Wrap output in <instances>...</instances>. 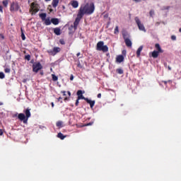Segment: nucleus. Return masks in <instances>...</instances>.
Here are the masks:
<instances>
[{
  "label": "nucleus",
  "instance_id": "obj_1",
  "mask_svg": "<svg viewBox=\"0 0 181 181\" xmlns=\"http://www.w3.org/2000/svg\"><path fill=\"white\" fill-rule=\"evenodd\" d=\"M95 9L94 3H91L90 4L87 3L85 5L81 6L78 12L84 16V15H92V13H94Z\"/></svg>",
  "mask_w": 181,
  "mask_h": 181
},
{
  "label": "nucleus",
  "instance_id": "obj_2",
  "mask_svg": "<svg viewBox=\"0 0 181 181\" xmlns=\"http://www.w3.org/2000/svg\"><path fill=\"white\" fill-rule=\"evenodd\" d=\"M23 113H19L18 115V118L20 121H22L23 124H28V119L30 118L32 114H30V108L28 107L25 110H23Z\"/></svg>",
  "mask_w": 181,
  "mask_h": 181
},
{
  "label": "nucleus",
  "instance_id": "obj_3",
  "mask_svg": "<svg viewBox=\"0 0 181 181\" xmlns=\"http://www.w3.org/2000/svg\"><path fill=\"white\" fill-rule=\"evenodd\" d=\"M96 50L98 52H103V53H107L108 52V46L104 45L103 41H99L96 45Z\"/></svg>",
  "mask_w": 181,
  "mask_h": 181
},
{
  "label": "nucleus",
  "instance_id": "obj_4",
  "mask_svg": "<svg viewBox=\"0 0 181 181\" xmlns=\"http://www.w3.org/2000/svg\"><path fill=\"white\" fill-rule=\"evenodd\" d=\"M134 21L140 30H141L142 32H146V29H145V26L141 22V20H139V18L135 17Z\"/></svg>",
  "mask_w": 181,
  "mask_h": 181
},
{
  "label": "nucleus",
  "instance_id": "obj_5",
  "mask_svg": "<svg viewBox=\"0 0 181 181\" xmlns=\"http://www.w3.org/2000/svg\"><path fill=\"white\" fill-rule=\"evenodd\" d=\"M83 15H82L80 12H78L77 17L75 19V21L74 22V29H77V26H78V23H80V21L83 19Z\"/></svg>",
  "mask_w": 181,
  "mask_h": 181
},
{
  "label": "nucleus",
  "instance_id": "obj_6",
  "mask_svg": "<svg viewBox=\"0 0 181 181\" xmlns=\"http://www.w3.org/2000/svg\"><path fill=\"white\" fill-rule=\"evenodd\" d=\"M42 69H43V66H42L40 62H36L33 64V71H34V73H37L40 70H42Z\"/></svg>",
  "mask_w": 181,
  "mask_h": 181
},
{
  "label": "nucleus",
  "instance_id": "obj_7",
  "mask_svg": "<svg viewBox=\"0 0 181 181\" xmlns=\"http://www.w3.org/2000/svg\"><path fill=\"white\" fill-rule=\"evenodd\" d=\"M62 49L59 47H54L53 48V50L49 49L47 51V53H49V54H51L52 56H56V54H57V53H60Z\"/></svg>",
  "mask_w": 181,
  "mask_h": 181
},
{
  "label": "nucleus",
  "instance_id": "obj_8",
  "mask_svg": "<svg viewBox=\"0 0 181 181\" xmlns=\"http://www.w3.org/2000/svg\"><path fill=\"white\" fill-rule=\"evenodd\" d=\"M11 12H15L19 11V4L18 3L13 2L10 7Z\"/></svg>",
  "mask_w": 181,
  "mask_h": 181
},
{
  "label": "nucleus",
  "instance_id": "obj_9",
  "mask_svg": "<svg viewBox=\"0 0 181 181\" xmlns=\"http://www.w3.org/2000/svg\"><path fill=\"white\" fill-rule=\"evenodd\" d=\"M30 11H32V12H33L34 13H37V12H39V6L37 5V4L33 2L30 6Z\"/></svg>",
  "mask_w": 181,
  "mask_h": 181
},
{
  "label": "nucleus",
  "instance_id": "obj_10",
  "mask_svg": "<svg viewBox=\"0 0 181 181\" xmlns=\"http://www.w3.org/2000/svg\"><path fill=\"white\" fill-rule=\"evenodd\" d=\"M84 90H78L76 93V95H78V100H87V98L84 97L83 94H84Z\"/></svg>",
  "mask_w": 181,
  "mask_h": 181
},
{
  "label": "nucleus",
  "instance_id": "obj_11",
  "mask_svg": "<svg viewBox=\"0 0 181 181\" xmlns=\"http://www.w3.org/2000/svg\"><path fill=\"white\" fill-rule=\"evenodd\" d=\"M85 101H86V103L90 105V108H93L94 105H95V100H91L86 98Z\"/></svg>",
  "mask_w": 181,
  "mask_h": 181
},
{
  "label": "nucleus",
  "instance_id": "obj_12",
  "mask_svg": "<svg viewBox=\"0 0 181 181\" xmlns=\"http://www.w3.org/2000/svg\"><path fill=\"white\" fill-rule=\"evenodd\" d=\"M124 42L127 47H132V42L129 38L124 40Z\"/></svg>",
  "mask_w": 181,
  "mask_h": 181
},
{
  "label": "nucleus",
  "instance_id": "obj_13",
  "mask_svg": "<svg viewBox=\"0 0 181 181\" xmlns=\"http://www.w3.org/2000/svg\"><path fill=\"white\" fill-rule=\"evenodd\" d=\"M54 33L57 35V36H60L62 35V30H60V28H54Z\"/></svg>",
  "mask_w": 181,
  "mask_h": 181
},
{
  "label": "nucleus",
  "instance_id": "obj_14",
  "mask_svg": "<svg viewBox=\"0 0 181 181\" xmlns=\"http://www.w3.org/2000/svg\"><path fill=\"white\" fill-rule=\"evenodd\" d=\"M124 56L123 55H118L116 57V62L117 63H122V62H124Z\"/></svg>",
  "mask_w": 181,
  "mask_h": 181
},
{
  "label": "nucleus",
  "instance_id": "obj_15",
  "mask_svg": "<svg viewBox=\"0 0 181 181\" xmlns=\"http://www.w3.org/2000/svg\"><path fill=\"white\" fill-rule=\"evenodd\" d=\"M155 47L157 49V52H158V53H163V49L160 47V45L158 43H156L155 45Z\"/></svg>",
  "mask_w": 181,
  "mask_h": 181
},
{
  "label": "nucleus",
  "instance_id": "obj_16",
  "mask_svg": "<svg viewBox=\"0 0 181 181\" xmlns=\"http://www.w3.org/2000/svg\"><path fill=\"white\" fill-rule=\"evenodd\" d=\"M159 53V52L154 50L151 52V57H153V59H158Z\"/></svg>",
  "mask_w": 181,
  "mask_h": 181
},
{
  "label": "nucleus",
  "instance_id": "obj_17",
  "mask_svg": "<svg viewBox=\"0 0 181 181\" xmlns=\"http://www.w3.org/2000/svg\"><path fill=\"white\" fill-rule=\"evenodd\" d=\"M71 6H73L74 8H78V1L74 0L71 2Z\"/></svg>",
  "mask_w": 181,
  "mask_h": 181
},
{
  "label": "nucleus",
  "instance_id": "obj_18",
  "mask_svg": "<svg viewBox=\"0 0 181 181\" xmlns=\"http://www.w3.org/2000/svg\"><path fill=\"white\" fill-rule=\"evenodd\" d=\"M122 37L124 40H126V39H129V34L127 31H124L122 33Z\"/></svg>",
  "mask_w": 181,
  "mask_h": 181
},
{
  "label": "nucleus",
  "instance_id": "obj_19",
  "mask_svg": "<svg viewBox=\"0 0 181 181\" xmlns=\"http://www.w3.org/2000/svg\"><path fill=\"white\" fill-rule=\"evenodd\" d=\"M144 49V47L143 46H140L137 51H136V57H139V56H141V52H142V49Z\"/></svg>",
  "mask_w": 181,
  "mask_h": 181
},
{
  "label": "nucleus",
  "instance_id": "obj_20",
  "mask_svg": "<svg viewBox=\"0 0 181 181\" xmlns=\"http://www.w3.org/2000/svg\"><path fill=\"white\" fill-rule=\"evenodd\" d=\"M59 0H52V5L53 8H57V5H59Z\"/></svg>",
  "mask_w": 181,
  "mask_h": 181
},
{
  "label": "nucleus",
  "instance_id": "obj_21",
  "mask_svg": "<svg viewBox=\"0 0 181 181\" xmlns=\"http://www.w3.org/2000/svg\"><path fill=\"white\" fill-rule=\"evenodd\" d=\"M44 21H45V25H46V26H49V25H52V21H50L49 18H47Z\"/></svg>",
  "mask_w": 181,
  "mask_h": 181
},
{
  "label": "nucleus",
  "instance_id": "obj_22",
  "mask_svg": "<svg viewBox=\"0 0 181 181\" xmlns=\"http://www.w3.org/2000/svg\"><path fill=\"white\" fill-rule=\"evenodd\" d=\"M51 23H53V25H57L58 23H59V18H52Z\"/></svg>",
  "mask_w": 181,
  "mask_h": 181
},
{
  "label": "nucleus",
  "instance_id": "obj_23",
  "mask_svg": "<svg viewBox=\"0 0 181 181\" xmlns=\"http://www.w3.org/2000/svg\"><path fill=\"white\" fill-rule=\"evenodd\" d=\"M40 18H41L42 21H46V13H42L39 14Z\"/></svg>",
  "mask_w": 181,
  "mask_h": 181
},
{
  "label": "nucleus",
  "instance_id": "obj_24",
  "mask_svg": "<svg viewBox=\"0 0 181 181\" xmlns=\"http://www.w3.org/2000/svg\"><path fill=\"white\" fill-rule=\"evenodd\" d=\"M56 125L58 127V128H62L63 127V122L58 121L57 122Z\"/></svg>",
  "mask_w": 181,
  "mask_h": 181
},
{
  "label": "nucleus",
  "instance_id": "obj_25",
  "mask_svg": "<svg viewBox=\"0 0 181 181\" xmlns=\"http://www.w3.org/2000/svg\"><path fill=\"white\" fill-rule=\"evenodd\" d=\"M57 137L59 138V139H64V138H66V136H64V134L62 133H58L57 134Z\"/></svg>",
  "mask_w": 181,
  "mask_h": 181
},
{
  "label": "nucleus",
  "instance_id": "obj_26",
  "mask_svg": "<svg viewBox=\"0 0 181 181\" xmlns=\"http://www.w3.org/2000/svg\"><path fill=\"white\" fill-rule=\"evenodd\" d=\"M116 72L117 73V74H124V70L121 68L117 69L116 70Z\"/></svg>",
  "mask_w": 181,
  "mask_h": 181
},
{
  "label": "nucleus",
  "instance_id": "obj_27",
  "mask_svg": "<svg viewBox=\"0 0 181 181\" xmlns=\"http://www.w3.org/2000/svg\"><path fill=\"white\" fill-rule=\"evenodd\" d=\"M52 81H57L59 80V77H57L54 74H52Z\"/></svg>",
  "mask_w": 181,
  "mask_h": 181
},
{
  "label": "nucleus",
  "instance_id": "obj_28",
  "mask_svg": "<svg viewBox=\"0 0 181 181\" xmlns=\"http://www.w3.org/2000/svg\"><path fill=\"white\" fill-rule=\"evenodd\" d=\"M115 35H118L119 33V30L118 28V25H117L115 28V31H114Z\"/></svg>",
  "mask_w": 181,
  "mask_h": 181
},
{
  "label": "nucleus",
  "instance_id": "obj_29",
  "mask_svg": "<svg viewBox=\"0 0 181 181\" xmlns=\"http://www.w3.org/2000/svg\"><path fill=\"white\" fill-rule=\"evenodd\" d=\"M4 6H5V8H6V6H8V0H4L2 2Z\"/></svg>",
  "mask_w": 181,
  "mask_h": 181
},
{
  "label": "nucleus",
  "instance_id": "obj_30",
  "mask_svg": "<svg viewBox=\"0 0 181 181\" xmlns=\"http://www.w3.org/2000/svg\"><path fill=\"white\" fill-rule=\"evenodd\" d=\"M21 38L22 40H26V37L25 36V33H23V32L21 33Z\"/></svg>",
  "mask_w": 181,
  "mask_h": 181
},
{
  "label": "nucleus",
  "instance_id": "obj_31",
  "mask_svg": "<svg viewBox=\"0 0 181 181\" xmlns=\"http://www.w3.org/2000/svg\"><path fill=\"white\" fill-rule=\"evenodd\" d=\"M0 78L1 79L5 78V74H4V72H0Z\"/></svg>",
  "mask_w": 181,
  "mask_h": 181
},
{
  "label": "nucleus",
  "instance_id": "obj_32",
  "mask_svg": "<svg viewBox=\"0 0 181 181\" xmlns=\"http://www.w3.org/2000/svg\"><path fill=\"white\" fill-rule=\"evenodd\" d=\"M25 59L28 60V62L30 61V55L28 54L25 56Z\"/></svg>",
  "mask_w": 181,
  "mask_h": 181
},
{
  "label": "nucleus",
  "instance_id": "obj_33",
  "mask_svg": "<svg viewBox=\"0 0 181 181\" xmlns=\"http://www.w3.org/2000/svg\"><path fill=\"white\" fill-rule=\"evenodd\" d=\"M149 15L151 17L153 16V15H155V11H153V10L150 11Z\"/></svg>",
  "mask_w": 181,
  "mask_h": 181
},
{
  "label": "nucleus",
  "instance_id": "obj_34",
  "mask_svg": "<svg viewBox=\"0 0 181 181\" xmlns=\"http://www.w3.org/2000/svg\"><path fill=\"white\" fill-rule=\"evenodd\" d=\"M59 43L60 45H66V42L63 39L59 40Z\"/></svg>",
  "mask_w": 181,
  "mask_h": 181
},
{
  "label": "nucleus",
  "instance_id": "obj_35",
  "mask_svg": "<svg viewBox=\"0 0 181 181\" xmlns=\"http://www.w3.org/2000/svg\"><path fill=\"white\" fill-rule=\"evenodd\" d=\"M4 71H5V73H11V69H9V68H6V69H4Z\"/></svg>",
  "mask_w": 181,
  "mask_h": 181
},
{
  "label": "nucleus",
  "instance_id": "obj_36",
  "mask_svg": "<svg viewBox=\"0 0 181 181\" xmlns=\"http://www.w3.org/2000/svg\"><path fill=\"white\" fill-rule=\"evenodd\" d=\"M80 100H78V98H77V100H76V103H75V105L76 107H78V103H79V101Z\"/></svg>",
  "mask_w": 181,
  "mask_h": 181
},
{
  "label": "nucleus",
  "instance_id": "obj_37",
  "mask_svg": "<svg viewBox=\"0 0 181 181\" xmlns=\"http://www.w3.org/2000/svg\"><path fill=\"white\" fill-rule=\"evenodd\" d=\"M0 37L2 40H4V39H5V36H4V34H0Z\"/></svg>",
  "mask_w": 181,
  "mask_h": 181
},
{
  "label": "nucleus",
  "instance_id": "obj_38",
  "mask_svg": "<svg viewBox=\"0 0 181 181\" xmlns=\"http://www.w3.org/2000/svg\"><path fill=\"white\" fill-rule=\"evenodd\" d=\"M171 39L172 40H176V35H172Z\"/></svg>",
  "mask_w": 181,
  "mask_h": 181
},
{
  "label": "nucleus",
  "instance_id": "obj_39",
  "mask_svg": "<svg viewBox=\"0 0 181 181\" xmlns=\"http://www.w3.org/2000/svg\"><path fill=\"white\" fill-rule=\"evenodd\" d=\"M4 135V130L0 129V136H2Z\"/></svg>",
  "mask_w": 181,
  "mask_h": 181
},
{
  "label": "nucleus",
  "instance_id": "obj_40",
  "mask_svg": "<svg viewBox=\"0 0 181 181\" xmlns=\"http://www.w3.org/2000/svg\"><path fill=\"white\" fill-rule=\"evenodd\" d=\"M90 125H93V123L89 122L85 125V127H90Z\"/></svg>",
  "mask_w": 181,
  "mask_h": 181
},
{
  "label": "nucleus",
  "instance_id": "obj_41",
  "mask_svg": "<svg viewBox=\"0 0 181 181\" xmlns=\"http://www.w3.org/2000/svg\"><path fill=\"white\" fill-rule=\"evenodd\" d=\"M70 80H71V81H73V80H74V76L73 75H71V76H70Z\"/></svg>",
  "mask_w": 181,
  "mask_h": 181
},
{
  "label": "nucleus",
  "instance_id": "obj_42",
  "mask_svg": "<svg viewBox=\"0 0 181 181\" xmlns=\"http://www.w3.org/2000/svg\"><path fill=\"white\" fill-rule=\"evenodd\" d=\"M0 12H4V7L2 6H0Z\"/></svg>",
  "mask_w": 181,
  "mask_h": 181
},
{
  "label": "nucleus",
  "instance_id": "obj_43",
  "mask_svg": "<svg viewBox=\"0 0 181 181\" xmlns=\"http://www.w3.org/2000/svg\"><path fill=\"white\" fill-rule=\"evenodd\" d=\"M61 93H62V94H63L64 96L66 95V91L65 90H62Z\"/></svg>",
  "mask_w": 181,
  "mask_h": 181
},
{
  "label": "nucleus",
  "instance_id": "obj_44",
  "mask_svg": "<svg viewBox=\"0 0 181 181\" xmlns=\"http://www.w3.org/2000/svg\"><path fill=\"white\" fill-rule=\"evenodd\" d=\"M98 98H101V93L98 94Z\"/></svg>",
  "mask_w": 181,
  "mask_h": 181
},
{
  "label": "nucleus",
  "instance_id": "obj_45",
  "mask_svg": "<svg viewBox=\"0 0 181 181\" xmlns=\"http://www.w3.org/2000/svg\"><path fill=\"white\" fill-rule=\"evenodd\" d=\"M163 83H164V84L167 85L168 84V81H163Z\"/></svg>",
  "mask_w": 181,
  "mask_h": 181
},
{
  "label": "nucleus",
  "instance_id": "obj_46",
  "mask_svg": "<svg viewBox=\"0 0 181 181\" xmlns=\"http://www.w3.org/2000/svg\"><path fill=\"white\" fill-rule=\"evenodd\" d=\"M134 2H141V0H133Z\"/></svg>",
  "mask_w": 181,
  "mask_h": 181
},
{
  "label": "nucleus",
  "instance_id": "obj_47",
  "mask_svg": "<svg viewBox=\"0 0 181 181\" xmlns=\"http://www.w3.org/2000/svg\"><path fill=\"white\" fill-rule=\"evenodd\" d=\"M81 54L80 53V52H78L77 54H76V56H77V57H78V56H80Z\"/></svg>",
  "mask_w": 181,
  "mask_h": 181
},
{
  "label": "nucleus",
  "instance_id": "obj_48",
  "mask_svg": "<svg viewBox=\"0 0 181 181\" xmlns=\"http://www.w3.org/2000/svg\"><path fill=\"white\" fill-rule=\"evenodd\" d=\"M60 100H63V98L59 97V98H58V101H60Z\"/></svg>",
  "mask_w": 181,
  "mask_h": 181
},
{
  "label": "nucleus",
  "instance_id": "obj_49",
  "mask_svg": "<svg viewBox=\"0 0 181 181\" xmlns=\"http://www.w3.org/2000/svg\"><path fill=\"white\" fill-rule=\"evenodd\" d=\"M51 105H52V107H54V103H51Z\"/></svg>",
  "mask_w": 181,
  "mask_h": 181
},
{
  "label": "nucleus",
  "instance_id": "obj_50",
  "mask_svg": "<svg viewBox=\"0 0 181 181\" xmlns=\"http://www.w3.org/2000/svg\"><path fill=\"white\" fill-rule=\"evenodd\" d=\"M68 95L70 96L71 95V93H70V91H68Z\"/></svg>",
  "mask_w": 181,
  "mask_h": 181
},
{
  "label": "nucleus",
  "instance_id": "obj_51",
  "mask_svg": "<svg viewBox=\"0 0 181 181\" xmlns=\"http://www.w3.org/2000/svg\"><path fill=\"white\" fill-rule=\"evenodd\" d=\"M64 100V101H67V100H69V98H65Z\"/></svg>",
  "mask_w": 181,
  "mask_h": 181
},
{
  "label": "nucleus",
  "instance_id": "obj_52",
  "mask_svg": "<svg viewBox=\"0 0 181 181\" xmlns=\"http://www.w3.org/2000/svg\"><path fill=\"white\" fill-rule=\"evenodd\" d=\"M122 53L123 54H125L127 53V51H123Z\"/></svg>",
  "mask_w": 181,
  "mask_h": 181
},
{
  "label": "nucleus",
  "instance_id": "obj_53",
  "mask_svg": "<svg viewBox=\"0 0 181 181\" xmlns=\"http://www.w3.org/2000/svg\"><path fill=\"white\" fill-rule=\"evenodd\" d=\"M170 8V6H167L165 9H169Z\"/></svg>",
  "mask_w": 181,
  "mask_h": 181
},
{
  "label": "nucleus",
  "instance_id": "obj_54",
  "mask_svg": "<svg viewBox=\"0 0 181 181\" xmlns=\"http://www.w3.org/2000/svg\"><path fill=\"white\" fill-rule=\"evenodd\" d=\"M168 70H172V68H170V66H168Z\"/></svg>",
  "mask_w": 181,
  "mask_h": 181
},
{
  "label": "nucleus",
  "instance_id": "obj_55",
  "mask_svg": "<svg viewBox=\"0 0 181 181\" xmlns=\"http://www.w3.org/2000/svg\"><path fill=\"white\" fill-rule=\"evenodd\" d=\"M50 0H45V2H49Z\"/></svg>",
  "mask_w": 181,
  "mask_h": 181
},
{
  "label": "nucleus",
  "instance_id": "obj_56",
  "mask_svg": "<svg viewBox=\"0 0 181 181\" xmlns=\"http://www.w3.org/2000/svg\"><path fill=\"white\" fill-rule=\"evenodd\" d=\"M50 12H53V9H50Z\"/></svg>",
  "mask_w": 181,
  "mask_h": 181
},
{
  "label": "nucleus",
  "instance_id": "obj_57",
  "mask_svg": "<svg viewBox=\"0 0 181 181\" xmlns=\"http://www.w3.org/2000/svg\"><path fill=\"white\" fill-rule=\"evenodd\" d=\"M179 32H180V33H181V28L179 29Z\"/></svg>",
  "mask_w": 181,
  "mask_h": 181
},
{
  "label": "nucleus",
  "instance_id": "obj_58",
  "mask_svg": "<svg viewBox=\"0 0 181 181\" xmlns=\"http://www.w3.org/2000/svg\"><path fill=\"white\" fill-rule=\"evenodd\" d=\"M15 117H18V114H16V115H15Z\"/></svg>",
  "mask_w": 181,
  "mask_h": 181
},
{
  "label": "nucleus",
  "instance_id": "obj_59",
  "mask_svg": "<svg viewBox=\"0 0 181 181\" xmlns=\"http://www.w3.org/2000/svg\"><path fill=\"white\" fill-rule=\"evenodd\" d=\"M78 67H80V64H78Z\"/></svg>",
  "mask_w": 181,
  "mask_h": 181
},
{
  "label": "nucleus",
  "instance_id": "obj_60",
  "mask_svg": "<svg viewBox=\"0 0 181 181\" xmlns=\"http://www.w3.org/2000/svg\"><path fill=\"white\" fill-rule=\"evenodd\" d=\"M30 63H33V60H32V61L30 62Z\"/></svg>",
  "mask_w": 181,
  "mask_h": 181
},
{
  "label": "nucleus",
  "instance_id": "obj_61",
  "mask_svg": "<svg viewBox=\"0 0 181 181\" xmlns=\"http://www.w3.org/2000/svg\"><path fill=\"white\" fill-rule=\"evenodd\" d=\"M64 9V6H63Z\"/></svg>",
  "mask_w": 181,
  "mask_h": 181
}]
</instances>
